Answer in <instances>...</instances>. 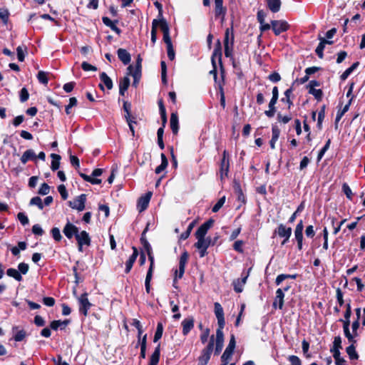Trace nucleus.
<instances>
[{"label": "nucleus", "instance_id": "f257e3e1", "mask_svg": "<svg viewBox=\"0 0 365 365\" xmlns=\"http://www.w3.org/2000/svg\"><path fill=\"white\" fill-rule=\"evenodd\" d=\"M222 44L220 39H217L216 43L215 45V48L211 56V63L212 66V69L210 71V74L213 76L215 81H217V68L216 63V58L218 60L220 70V76L222 78L221 83L222 86L225 85V70L222 61Z\"/></svg>", "mask_w": 365, "mask_h": 365}, {"label": "nucleus", "instance_id": "f03ea898", "mask_svg": "<svg viewBox=\"0 0 365 365\" xmlns=\"http://www.w3.org/2000/svg\"><path fill=\"white\" fill-rule=\"evenodd\" d=\"M234 42H235V36L233 33V27L232 25L230 28H227L225 32L224 37V50H225V56L227 58H229L230 60L234 59L233 56V48H234Z\"/></svg>", "mask_w": 365, "mask_h": 365}, {"label": "nucleus", "instance_id": "7ed1b4c3", "mask_svg": "<svg viewBox=\"0 0 365 365\" xmlns=\"http://www.w3.org/2000/svg\"><path fill=\"white\" fill-rule=\"evenodd\" d=\"M214 346L215 339L214 335H212L207 345L201 351V354L197 359V365H207L208 364L214 350Z\"/></svg>", "mask_w": 365, "mask_h": 365}, {"label": "nucleus", "instance_id": "20e7f679", "mask_svg": "<svg viewBox=\"0 0 365 365\" xmlns=\"http://www.w3.org/2000/svg\"><path fill=\"white\" fill-rule=\"evenodd\" d=\"M230 167V155L229 153L226 150H225L222 153V156L220 163V180L222 182L225 180V178L228 177Z\"/></svg>", "mask_w": 365, "mask_h": 365}, {"label": "nucleus", "instance_id": "39448f33", "mask_svg": "<svg viewBox=\"0 0 365 365\" xmlns=\"http://www.w3.org/2000/svg\"><path fill=\"white\" fill-rule=\"evenodd\" d=\"M215 220L212 218H210L197 228L195 233L197 242H203V238L205 237L208 230L213 226Z\"/></svg>", "mask_w": 365, "mask_h": 365}, {"label": "nucleus", "instance_id": "423d86ee", "mask_svg": "<svg viewBox=\"0 0 365 365\" xmlns=\"http://www.w3.org/2000/svg\"><path fill=\"white\" fill-rule=\"evenodd\" d=\"M79 175L86 182L92 185H99L101 183V179L97 178L103 174V169L96 168L93 170L91 175H88L85 173L78 172Z\"/></svg>", "mask_w": 365, "mask_h": 365}, {"label": "nucleus", "instance_id": "0eeeda50", "mask_svg": "<svg viewBox=\"0 0 365 365\" xmlns=\"http://www.w3.org/2000/svg\"><path fill=\"white\" fill-rule=\"evenodd\" d=\"M88 296V294L87 292H84L78 298L79 303V312L84 317L88 316V310L93 306V304L89 302Z\"/></svg>", "mask_w": 365, "mask_h": 365}, {"label": "nucleus", "instance_id": "6e6552de", "mask_svg": "<svg viewBox=\"0 0 365 365\" xmlns=\"http://www.w3.org/2000/svg\"><path fill=\"white\" fill-rule=\"evenodd\" d=\"M76 240L77 241L78 250L81 252L83 251V246L88 247L91 244V237L88 232H87L86 230L79 232L78 234L76 236Z\"/></svg>", "mask_w": 365, "mask_h": 365}, {"label": "nucleus", "instance_id": "1a4fd4ad", "mask_svg": "<svg viewBox=\"0 0 365 365\" xmlns=\"http://www.w3.org/2000/svg\"><path fill=\"white\" fill-rule=\"evenodd\" d=\"M279 98V89L277 86H274L272 88V97L269 103V110L264 111V114L268 118H272L276 113L275 105L277 103Z\"/></svg>", "mask_w": 365, "mask_h": 365}, {"label": "nucleus", "instance_id": "9d476101", "mask_svg": "<svg viewBox=\"0 0 365 365\" xmlns=\"http://www.w3.org/2000/svg\"><path fill=\"white\" fill-rule=\"evenodd\" d=\"M271 25L272 29L276 36L288 31L290 28L289 24L284 20H272Z\"/></svg>", "mask_w": 365, "mask_h": 365}, {"label": "nucleus", "instance_id": "9b49d317", "mask_svg": "<svg viewBox=\"0 0 365 365\" xmlns=\"http://www.w3.org/2000/svg\"><path fill=\"white\" fill-rule=\"evenodd\" d=\"M86 202V195L81 194L73 199V201H68V206L74 210H77L78 212L83 211L85 209V205Z\"/></svg>", "mask_w": 365, "mask_h": 365}, {"label": "nucleus", "instance_id": "f8f14e48", "mask_svg": "<svg viewBox=\"0 0 365 365\" xmlns=\"http://www.w3.org/2000/svg\"><path fill=\"white\" fill-rule=\"evenodd\" d=\"M292 227H287L284 224H279L274 230V233H277L279 237L284 238L281 245H285L289 240L292 235Z\"/></svg>", "mask_w": 365, "mask_h": 365}, {"label": "nucleus", "instance_id": "ddd939ff", "mask_svg": "<svg viewBox=\"0 0 365 365\" xmlns=\"http://www.w3.org/2000/svg\"><path fill=\"white\" fill-rule=\"evenodd\" d=\"M214 306L215 314L217 319L218 327L217 329L223 330L225 325L223 308L219 302H215Z\"/></svg>", "mask_w": 365, "mask_h": 365}, {"label": "nucleus", "instance_id": "4468645a", "mask_svg": "<svg viewBox=\"0 0 365 365\" xmlns=\"http://www.w3.org/2000/svg\"><path fill=\"white\" fill-rule=\"evenodd\" d=\"M189 259V254L187 251L185 250L180 255V261H179V269L178 270H175L176 277H178V279L182 278L186 264Z\"/></svg>", "mask_w": 365, "mask_h": 365}, {"label": "nucleus", "instance_id": "2eb2a0df", "mask_svg": "<svg viewBox=\"0 0 365 365\" xmlns=\"http://www.w3.org/2000/svg\"><path fill=\"white\" fill-rule=\"evenodd\" d=\"M236 346L235 336L234 334H231L229 344L226 347L224 353L221 356V359L230 360L234 353V350Z\"/></svg>", "mask_w": 365, "mask_h": 365}, {"label": "nucleus", "instance_id": "dca6fc26", "mask_svg": "<svg viewBox=\"0 0 365 365\" xmlns=\"http://www.w3.org/2000/svg\"><path fill=\"white\" fill-rule=\"evenodd\" d=\"M78 227L68 220L67 223L65 225L63 229V233L65 235V236L68 240H71L73 237H76V235H78Z\"/></svg>", "mask_w": 365, "mask_h": 365}, {"label": "nucleus", "instance_id": "f3484780", "mask_svg": "<svg viewBox=\"0 0 365 365\" xmlns=\"http://www.w3.org/2000/svg\"><path fill=\"white\" fill-rule=\"evenodd\" d=\"M152 195V192L149 191L139 197L137 203L139 212H143L148 208Z\"/></svg>", "mask_w": 365, "mask_h": 365}, {"label": "nucleus", "instance_id": "a211bd4d", "mask_svg": "<svg viewBox=\"0 0 365 365\" xmlns=\"http://www.w3.org/2000/svg\"><path fill=\"white\" fill-rule=\"evenodd\" d=\"M318 39L319 40V43L315 49V53L319 58H324V50L326 44L331 45L333 43V41L327 40L325 38L322 37L321 35L318 36Z\"/></svg>", "mask_w": 365, "mask_h": 365}, {"label": "nucleus", "instance_id": "6ab92c4d", "mask_svg": "<svg viewBox=\"0 0 365 365\" xmlns=\"http://www.w3.org/2000/svg\"><path fill=\"white\" fill-rule=\"evenodd\" d=\"M224 345V333L223 330H216L215 346L214 350L215 355H219L222 351Z\"/></svg>", "mask_w": 365, "mask_h": 365}, {"label": "nucleus", "instance_id": "aec40b11", "mask_svg": "<svg viewBox=\"0 0 365 365\" xmlns=\"http://www.w3.org/2000/svg\"><path fill=\"white\" fill-rule=\"evenodd\" d=\"M284 293L282 288H279L276 291V296L272 303V307L274 309L279 308L282 309L284 304Z\"/></svg>", "mask_w": 365, "mask_h": 365}, {"label": "nucleus", "instance_id": "412c9836", "mask_svg": "<svg viewBox=\"0 0 365 365\" xmlns=\"http://www.w3.org/2000/svg\"><path fill=\"white\" fill-rule=\"evenodd\" d=\"M195 324L194 317L190 316L187 318H185L182 322L181 325L182 327V333L183 336H187L190 331L193 329Z\"/></svg>", "mask_w": 365, "mask_h": 365}, {"label": "nucleus", "instance_id": "4be33fe9", "mask_svg": "<svg viewBox=\"0 0 365 365\" xmlns=\"http://www.w3.org/2000/svg\"><path fill=\"white\" fill-rule=\"evenodd\" d=\"M132 250H133V254L130 256L128 259L125 262V274H128L130 272V270L132 269V267L139 255L138 250L135 246L132 247Z\"/></svg>", "mask_w": 365, "mask_h": 365}, {"label": "nucleus", "instance_id": "5701e85b", "mask_svg": "<svg viewBox=\"0 0 365 365\" xmlns=\"http://www.w3.org/2000/svg\"><path fill=\"white\" fill-rule=\"evenodd\" d=\"M103 23L108 27H109L113 31L116 33L118 35L121 34V30L116 26V24L118 23V20H110L107 16L102 17Z\"/></svg>", "mask_w": 365, "mask_h": 365}, {"label": "nucleus", "instance_id": "b1692460", "mask_svg": "<svg viewBox=\"0 0 365 365\" xmlns=\"http://www.w3.org/2000/svg\"><path fill=\"white\" fill-rule=\"evenodd\" d=\"M103 23L108 27H109L113 31L116 33L118 35L121 34V30L116 26V24L118 23V20H110L107 16L102 17Z\"/></svg>", "mask_w": 365, "mask_h": 365}, {"label": "nucleus", "instance_id": "393cba45", "mask_svg": "<svg viewBox=\"0 0 365 365\" xmlns=\"http://www.w3.org/2000/svg\"><path fill=\"white\" fill-rule=\"evenodd\" d=\"M233 189L235 194L237 196V200L242 202L243 204L246 203V197L243 193L241 185L240 182L237 180H234L233 182Z\"/></svg>", "mask_w": 365, "mask_h": 365}, {"label": "nucleus", "instance_id": "a878e982", "mask_svg": "<svg viewBox=\"0 0 365 365\" xmlns=\"http://www.w3.org/2000/svg\"><path fill=\"white\" fill-rule=\"evenodd\" d=\"M117 55L120 61L124 64L128 65L131 61L130 53L125 48H118Z\"/></svg>", "mask_w": 365, "mask_h": 365}, {"label": "nucleus", "instance_id": "bb28decb", "mask_svg": "<svg viewBox=\"0 0 365 365\" xmlns=\"http://www.w3.org/2000/svg\"><path fill=\"white\" fill-rule=\"evenodd\" d=\"M170 125L173 135H178L179 130V120L176 112L172 113L170 115Z\"/></svg>", "mask_w": 365, "mask_h": 365}, {"label": "nucleus", "instance_id": "cd10ccee", "mask_svg": "<svg viewBox=\"0 0 365 365\" xmlns=\"http://www.w3.org/2000/svg\"><path fill=\"white\" fill-rule=\"evenodd\" d=\"M130 81L128 75L120 78L119 81V94L122 96H125V91L130 86Z\"/></svg>", "mask_w": 365, "mask_h": 365}, {"label": "nucleus", "instance_id": "c85d7f7f", "mask_svg": "<svg viewBox=\"0 0 365 365\" xmlns=\"http://www.w3.org/2000/svg\"><path fill=\"white\" fill-rule=\"evenodd\" d=\"M133 67L132 65L128 66V67L127 68V70H128L127 75H128V76L131 75L133 77V86L136 88L139 83L142 73L138 72V71L133 72Z\"/></svg>", "mask_w": 365, "mask_h": 365}, {"label": "nucleus", "instance_id": "c756f323", "mask_svg": "<svg viewBox=\"0 0 365 365\" xmlns=\"http://www.w3.org/2000/svg\"><path fill=\"white\" fill-rule=\"evenodd\" d=\"M160 357V344L155 347L153 353L150 357L148 365H158Z\"/></svg>", "mask_w": 365, "mask_h": 365}, {"label": "nucleus", "instance_id": "7c9ffc66", "mask_svg": "<svg viewBox=\"0 0 365 365\" xmlns=\"http://www.w3.org/2000/svg\"><path fill=\"white\" fill-rule=\"evenodd\" d=\"M267 8L272 12L277 13L281 8V0H265Z\"/></svg>", "mask_w": 365, "mask_h": 365}, {"label": "nucleus", "instance_id": "2f4dec72", "mask_svg": "<svg viewBox=\"0 0 365 365\" xmlns=\"http://www.w3.org/2000/svg\"><path fill=\"white\" fill-rule=\"evenodd\" d=\"M148 226H149V224L147 225L146 227L143 231V232L141 234L140 239V243L143 245L145 252L153 250L150 244L149 243V242L148 241V240L146 238V232L148 230Z\"/></svg>", "mask_w": 365, "mask_h": 365}, {"label": "nucleus", "instance_id": "473e14b6", "mask_svg": "<svg viewBox=\"0 0 365 365\" xmlns=\"http://www.w3.org/2000/svg\"><path fill=\"white\" fill-rule=\"evenodd\" d=\"M303 230H304V224L302 220H300L299 222L297 224L294 229V236L296 241H303Z\"/></svg>", "mask_w": 365, "mask_h": 365}, {"label": "nucleus", "instance_id": "72a5a7b5", "mask_svg": "<svg viewBox=\"0 0 365 365\" xmlns=\"http://www.w3.org/2000/svg\"><path fill=\"white\" fill-rule=\"evenodd\" d=\"M36 155L31 149L26 150L21 157V161L23 164H26L29 160H36Z\"/></svg>", "mask_w": 365, "mask_h": 365}, {"label": "nucleus", "instance_id": "f704fd0d", "mask_svg": "<svg viewBox=\"0 0 365 365\" xmlns=\"http://www.w3.org/2000/svg\"><path fill=\"white\" fill-rule=\"evenodd\" d=\"M131 103L123 101V109L125 112V118L126 121H130V119H135V117L131 115Z\"/></svg>", "mask_w": 365, "mask_h": 365}, {"label": "nucleus", "instance_id": "c9c22d12", "mask_svg": "<svg viewBox=\"0 0 365 365\" xmlns=\"http://www.w3.org/2000/svg\"><path fill=\"white\" fill-rule=\"evenodd\" d=\"M298 274H280L276 277L274 283L277 286H279L282 283L284 280L287 279H296L298 277Z\"/></svg>", "mask_w": 365, "mask_h": 365}, {"label": "nucleus", "instance_id": "e433bc0d", "mask_svg": "<svg viewBox=\"0 0 365 365\" xmlns=\"http://www.w3.org/2000/svg\"><path fill=\"white\" fill-rule=\"evenodd\" d=\"M157 27L159 26L163 34H170V27L167 21L163 18L157 19Z\"/></svg>", "mask_w": 365, "mask_h": 365}, {"label": "nucleus", "instance_id": "4c0bfd02", "mask_svg": "<svg viewBox=\"0 0 365 365\" xmlns=\"http://www.w3.org/2000/svg\"><path fill=\"white\" fill-rule=\"evenodd\" d=\"M160 158L161 163L155 170V173L156 174H160V173H162L163 170L166 169V168L168 165V160L167 159L166 155L164 153H161Z\"/></svg>", "mask_w": 365, "mask_h": 365}, {"label": "nucleus", "instance_id": "58836bf2", "mask_svg": "<svg viewBox=\"0 0 365 365\" xmlns=\"http://www.w3.org/2000/svg\"><path fill=\"white\" fill-rule=\"evenodd\" d=\"M51 158H52L51 169L53 171H56L60 167V160L61 159V157L58 154L52 153L51 154Z\"/></svg>", "mask_w": 365, "mask_h": 365}, {"label": "nucleus", "instance_id": "ea45409f", "mask_svg": "<svg viewBox=\"0 0 365 365\" xmlns=\"http://www.w3.org/2000/svg\"><path fill=\"white\" fill-rule=\"evenodd\" d=\"M220 237V235L218 233H215V236L212 238L210 237L203 238L202 242L207 247L210 246H214L217 243Z\"/></svg>", "mask_w": 365, "mask_h": 365}, {"label": "nucleus", "instance_id": "a19ab883", "mask_svg": "<svg viewBox=\"0 0 365 365\" xmlns=\"http://www.w3.org/2000/svg\"><path fill=\"white\" fill-rule=\"evenodd\" d=\"M292 92H293V88L292 87L287 89L285 91H284V96L285 97L284 98H282L281 99V101L283 102V103H286L288 106V109H290L291 107L293 106V102L291 100L290 97H291V95L292 94Z\"/></svg>", "mask_w": 365, "mask_h": 365}, {"label": "nucleus", "instance_id": "79ce46f5", "mask_svg": "<svg viewBox=\"0 0 365 365\" xmlns=\"http://www.w3.org/2000/svg\"><path fill=\"white\" fill-rule=\"evenodd\" d=\"M194 247L199 250L200 257H204L208 255V247L205 246L202 242H196L194 244Z\"/></svg>", "mask_w": 365, "mask_h": 365}, {"label": "nucleus", "instance_id": "37998d69", "mask_svg": "<svg viewBox=\"0 0 365 365\" xmlns=\"http://www.w3.org/2000/svg\"><path fill=\"white\" fill-rule=\"evenodd\" d=\"M359 62L356 61L349 68L346 69L343 73L340 76V78L341 81H345L349 76L359 66Z\"/></svg>", "mask_w": 365, "mask_h": 365}, {"label": "nucleus", "instance_id": "c03bdc74", "mask_svg": "<svg viewBox=\"0 0 365 365\" xmlns=\"http://www.w3.org/2000/svg\"><path fill=\"white\" fill-rule=\"evenodd\" d=\"M346 352L349 355V357L351 360H356L359 359V354L356 351V346L354 344H350L349 346L346 348Z\"/></svg>", "mask_w": 365, "mask_h": 365}, {"label": "nucleus", "instance_id": "a18cd8bd", "mask_svg": "<svg viewBox=\"0 0 365 365\" xmlns=\"http://www.w3.org/2000/svg\"><path fill=\"white\" fill-rule=\"evenodd\" d=\"M326 105H323L318 113L317 127L319 130L322 128V123L325 118Z\"/></svg>", "mask_w": 365, "mask_h": 365}, {"label": "nucleus", "instance_id": "49530a36", "mask_svg": "<svg viewBox=\"0 0 365 365\" xmlns=\"http://www.w3.org/2000/svg\"><path fill=\"white\" fill-rule=\"evenodd\" d=\"M100 79L105 84L108 90L113 88V81L106 73L102 72L100 74Z\"/></svg>", "mask_w": 365, "mask_h": 365}, {"label": "nucleus", "instance_id": "de8ad7c7", "mask_svg": "<svg viewBox=\"0 0 365 365\" xmlns=\"http://www.w3.org/2000/svg\"><path fill=\"white\" fill-rule=\"evenodd\" d=\"M230 61H232V65L238 79H242L244 77V74L240 67V63L239 61H236L235 58Z\"/></svg>", "mask_w": 365, "mask_h": 365}, {"label": "nucleus", "instance_id": "09e8293b", "mask_svg": "<svg viewBox=\"0 0 365 365\" xmlns=\"http://www.w3.org/2000/svg\"><path fill=\"white\" fill-rule=\"evenodd\" d=\"M6 274L10 277H13L18 282H21L23 279V277L21 274H20V272L14 268H9L6 270Z\"/></svg>", "mask_w": 365, "mask_h": 365}, {"label": "nucleus", "instance_id": "8fccbe9b", "mask_svg": "<svg viewBox=\"0 0 365 365\" xmlns=\"http://www.w3.org/2000/svg\"><path fill=\"white\" fill-rule=\"evenodd\" d=\"M342 349L341 346V338L340 336H335L333 341V346L331 348L330 351H340Z\"/></svg>", "mask_w": 365, "mask_h": 365}, {"label": "nucleus", "instance_id": "3c124183", "mask_svg": "<svg viewBox=\"0 0 365 365\" xmlns=\"http://www.w3.org/2000/svg\"><path fill=\"white\" fill-rule=\"evenodd\" d=\"M163 333V325L162 322H158L157 324L156 331L153 338V342H158L162 337Z\"/></svg>", "mask_w": 365, "mask_h": 365}, {"label": "nucleus", "instance_id": "603ef678", "mask_svg": "<svg viewBox=\"0 0 365 365\" xmlns=\"http://www.w3.org/2000/svg\"><path fill=\"white\" fill-rule=\"evenodd\" d=\"M9 10L5 8V7H2V8H0V19H1L3 24L4 25H6L9 22Z\"/></svg>", "mask_w": 365, "mask_h": 365}, {"label": "nucleus", "instance_id": "864d4df0", "mask_svg": "<svg viewBox=\"0 0 365 365\" xmlns=\"http://www.w3.org/2000/svg\"><path fill=\"white\" fill-rule=\"evenodd\" d=\"M16 53L19 61L23 62L25 59V54L27 53V47L26 46H24L23 48L22 46H19L16 48Z\"/></svg>", "mask_w": 365, "mask_h": 365}, {"label": "nucleus", "instance_id": "5fc2aeb1", "mask_svg": "<svg viewBox=\"0 0 365 365\" xmlns=\"http://www.w3.org/2000/svg\"><path fill=\"white\" fill-rule=\"evenodd\" d=\"M37 79L39 83L46 86L48 83V73L40 71L37 74Z\"/></svg>", "mask_w": 365, "mask_h": 365}, {"label": "nucleus", "instance_id": "6e6d98bb", "mask_svg": "<svg viewBox=\"0 0 365 365\" xmlns=\"http://www.w3.org/2000/svg\"><path fill=\"white\" fill-rule=\"evenodd\" d=\"M309 93L313 95L317 101H321L324 95L322 89H316L314 88L309 89Z\"/></svg>", "mask_w": 365, "mask_h": 365}, {"label": "nucleus", "instance_id": "4d7b16f0", "mask_svg": "<svg viewBox=\"0 0 365 365\" xmlns=\"http://www.w3.org/2000/svg\"><path fill=\"white\" fill-rule=\"evenodd\" d=\"M146 253L148 257V260L150 261V266L147 272H150V274H153L155 268V261L153 250L148 251L146 252Z\"/></svg>", "mask_w": 365, "mask_h": 365}, {"label": "nucleus", "instance_id": "13d9d810", "mask_svg": "<svg viewBox=\"0 0 365 365\" xmlns=\"http://www.w3.org/2000/svg\"><path fill=\"white\" fill-rule=\"evenodd\" d=\"M331 353L333 354L336 365H346V361L344 358L341 357L340 351H334Z\"/></svg>", "mask_w": 365, "mask_h": 365}, {"label": "nucleus", "instance_id": "bf43d9fd", "mask_svg": "<svg viewBox=\"0 0 365 365\" xmlns=\"http://www.w3.org/2000/svg\"><path fill=\"white\" fill-rule=\"evenodd\" d=\"M30 205H36L39 210H43L44 205L42 202L41 198L40 197H34L31 199Z\"/></svg>", "mask_w": 365, "mask_h": 365}, {"label": "nucleus", "instance_id": "052dcab7", "mask_svg": "<svg viewBox=\"0 0 365 365\" xmlns=\"http://www.w3.org/2000/svg\"><path fill=\"white\" fill-rule=\"evenodd\" d=\"M342 192L345 194L346 197L349 200H352L353 198V192L346 182L343 183L342 185Z\"/></svg>", "mask_w": 365, "mask_h": 365}, {"label": "nucleus", "instance_id": "680f3d73", "mask_svg": "<svg viewBox=\"0 0 365 365\" xmlns=\"http://www.w3.org/2000/svg\"><path fill=\"white\" fill-rule=\"evenodd\" d=\"M157 19H153L151 29V42L154 44L157 40Z\"/></svg>", "mask_w": 365, "mask_h": 365}, {"label": "nucleus", "instance_id": "e2e57ef3", "mask_svg": "<svg viewBox=\"0 0 365 365\" xmlns=\"http://www.w3.org/2000/svg\"><path fill=\"white\" fill-rule=\"evenodd\" d=\"M232 284L235 292L241 293L243 291V287L245 284L240 283V278L233 280Z\"/></svg>", "mask_w": 365, "mask_h": 365}, {"label": "nucleus", "instance_id": "0e129e2a", "mask_svg": "<svg viewBox=\"0 0 365 365\" xmlns=\"http://www.w3.org/2000/svg\"><path fill=\"white\" fill-rule=\"evenodd\" d=\"M29 98V93L26 88L24 87L19 92V99L21 103L26 102Z\"/></svg>", "mask_w": 365, "mask_h": 365}, {"label": "nucleus", "instance_id": "69168bd1", "mask_svg": "<svg viewBox=\"0 0 365 365\" xmlns=\"http://www.w3.org/2000/svg\"><path fill=\"white\" fill-rule=\"evenodd\" d=\"M51 234L56 242H60L62 240V235L58 227H53L51 230Z\"/></svg>", "mask_w": 365, "mask_h": 365}, {"label": "nucleus", "instance_id": "338daca9", "mask_svg": "<svg viewBox=\"0 0 365 365\" xmlns=\"http://www.w3.org/2000/svg\"><path fill=\"white\" fill-rule=\"evenodd\" d=\"M225 202V196L220 197L216 204L212 207V211L213 212H217L220 208L223 206Z\"/></svg>", "mask_w": 365, "mask_h": 365}, {"label": "nucleus", "instance_id": "774afa93", "mask_svg": "<svg viewBox=\"0 0 365 365\" xmlns=\"http://www.w3.org/2000/svg\"><path fill=\"white\" fill-rule=\"evenodd\" d=\"M287 360L290 363L289 365H302V360L297 356L290 355L287 357Z\"/></svg>", "mask_w": 365, "mask_h": 365}]
</instances>
